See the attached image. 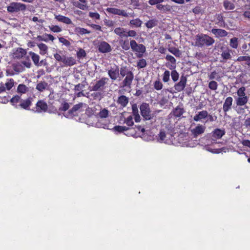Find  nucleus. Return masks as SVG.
<instances>
[{
  "label": "nucleus",
  "instance_id": "nucleus-35",
  "mask_svg": "<svg viewBox=\"0 0 250 250\" xmlns=\"http://www.w3.org/2000/svg\"><path fill=\"white\" fill-rule=\"evenodd\" d=\"M230 50L227 49L222 52L221 55L224 60H227L231 59V56L230 55Z\"/></svg>",
  "mask_w": 250,
  "mask_h": 250
},
{
  "label": "nucleus",
  "instance_id": "nucleus-57",
  "mask_svg": "<svg viewBox=\"0 0 250 250\" xmlns=\"http://www.w3.org/2000/svg\"><path fill=\"white\" fill-rule=\"evenodd\" d=\"M89 16L91 18L96 20H99L100 18L99 14L97 12H89Z\"/></svg>",
  "mask_w": 250,
  "mask_h": 250
},
{
  "label": "nucleus",
  "instance_id": "nucleus-20",
  "mask_svg": "<svg viewBox=\"0 0 250 250\" xmlns=\"http://www.w3.org/2000/svg\"><path fill=\"white\" fill-rule=\"evenodd\" d=\"M132 113L134 116L135 122L138 123L141 121V117L139 114L138 108L136 104L132 105Z\"/></svg>",
  "mask_w": 250,
  "mask_h": 250
},
{
  "label": "nucleus",
  "instance_id": "nucleus-40",
  "mask_svg": "<svg viewBox=\"0 0 250 250\" xmlns=\"http://www.w3.org/2000/svg\"><path fill=\"white\" fill-rule=\"evenodd\" d=\"M75 32L76 33L82 35H83V34H88L90 33V31L87 30L85 28H82V27H77L75 28Z\"/></svg>",
  "mask_w": 250,
  "mask_h": 250
},
{
  "label": "nucleus",
  "instance_id": "nucleus-11",
  "mask_svg": "<svg viewBox=\"0 0 250 250\" xmlns=\"http://www.w3.org/2000/svg\"><path fill=\"white\" fill-rule=\"evenodd\" d=\"M33 101V98L31 97H29L26 99H21L19 105L21 108L28 110L30 109Z\"/></svg>",
  "mask_w": 250,
  "mask_h": 250
},
{
  "label": "nucleus",
  "instance_id": "nucleus-56",
  "mask_svg": "<svg viewBox=\"0 0 250 250\" xmlns=\"http://www.w3.org/2000/svg\"><path fill=\"white\" fill-rule=\"evenodd\" d=\"M77 56L78 58L84 57L86 56V53L83 49H80L79 51L77 52Z\"/></svg>",
  "mask_w": 250,
  "mask_h": 250
},
{
  "label": "nucleus",
  "instance_id": "nucleus-3",
  "mask_svg": "<svg viewBox=\"0 0 250 250\" xmlns=\"http://www.w3.org/2000/svg\"><path fill=\"white\" fill-rule=\"evenodd\" d=\"M238 97L235 99L236 104L238 106H243L246 105L248 102L249 97L246 94V88L242 86L239 88L237 91Z\"/></svg>",
  "mask_w": 250,
  "mask_h": 250
},
{
  "label": "nucleus",
  "instance_id": "nucleus-62",
  "mask_svg": "<svg viewBox=\"0 0 250 250\" xmlns=\"http://www.w3.org/2000/svg\"><path fill=\"white\" fill-rule=\"evenodd\" d=\"M84 87V84L82 83H78L75 86L74 91H81Z\"/></svg>",
  "mask_w": 250,
  "mask_h": 250
},
{
  "label": "nucleus",
  "instance_id": "nucleus-64",
  "mask_svg": "<svg viewBox=\"0 0 250 250\" xmlns=\"http://www.w3.org/2000/svg\"><path fill=\"white\" fill-rule=\"evenodd\" d=\"M242 144L244 146H248L250 148V141L249 140H243L242 142Z\"/></svg>",
  "mask_w": 250,
  "mask_h": 250
},
{
  "label": "nucleus",
  "instance_id": "nucleus-37",
  "mask_svg": "<svg viewBox=\"0 0 250 250\" xmlns=\"http://www.w3.org/2000/svg\"><path fill=\"white\" fill-rule=\"evenodd\" d=\"M142 24V21L139 18L131 20L129 21V24L133 25L136 27H140L141 26Z\"/></svg>",
  "mask_w": 250,
  "mask_h": 250
},
{
  "label": "nucleus",
  "instance_id": "nucleus-5",
  "mask_svg": "<svg viewBox=\"0 0 250 250\" xmlns=\"http://www.w3.org/2000/svg\"><path fill=\"white\" fill-rule=\"evenodd\" d=\"M26 5L20 2H13L7 7V10L9 13H17L19 11H24L26 9Z\"/></svg>",
  "mask_w": 250,
  "mask_h": 250
},
{
  "label": "nucleus",
  "instance_id": "nucleus-27",
  "mask_svg": "<svg viewBox=\"0 0 250 250\" xmlns=\"http://www.w3.org/2000/svg\"><path fill=\"white\" fill-rule=\"evenodd\" d=\"M120 43L122 49L124 50L127 51L130 49V42H129L128 40H121L120 41Z\"/></svg>",
  "mask_w": 250,
  "mask_h": 250
},
{
  "label": "nucleus",
  "instance_id": "nucleus-47",
  "mask_svg": "<svg viewBox=\"0 0 250 250\" xmlns=\"http://www.w3.org/2000/svg\"><path fill=\"white\" fill-rule=\"evenodd\" d=\"M208 87L211 90H216L218 88V83L214 81H211L208 83Z\"/></svg>",
  "mask_w": 250,
  "mask_h": 250
},
{
  "label": "nucleus",
  "instance_id": "nucleus-31",
  "mask_svg": "<svg viewBox=\"0 0 250 250\" xmlns=\"http://www.w3.org/2000/svg\"><path fill=\"white\" fill-rule=\"evenodd\" d=\"M168 50L171 53L173 54L176 57H180L182 55V53L180 50L175 47H171L168 48Z\"/></svg>",
  "mask_w": 250,
  "mask_h": 250
},
{
  "label": "nucleus",
  "instance_id": "nucleus-2",
  "mask_svg": "<svg viewBox=\"0 0 250 250\" xmlns=\"http://www.w3.org/2000/svg\"><path fill=\"white\" fill-rule=\"evenodd\" d=\"M214 42V40L208 35L200 34L196 36L194 45L199 47L209 46L213 44Z\"/></svg>",
  "mask_w": 250,
  "mask_h": 250
},
{
  "label": "nucleus",
  "instance_id": "nucleus-46",
  "mask_svg": "<svg viewBox=\"0 0 250 250\" xmlns=\"http://www.w3.org/2000/svg\"><path fill=\"white\" fill-rule=\"evenodd\" d=\"M69 104L66 102H64L62 104L59 109L60 111H65L69 109Z\"/></svg>",
  "mask_w": 250,
  "mask_h": 250
},
{
  "label": "nucleus",
  "instance_id": "nucleus-39",
  "mask_svg": "<svg viewBox=\"0 0 250 250\" xmlns=\"http://www.w3.org/2000/svg\"><path fill=\"white\" fill-rule=\"evenodd\" d=\"M29 54L31 56L32 60L34 62V64L36 65H38L40 60L39 55L36 54L35 53L33 52H30Z\"/></svg>",
  "mask_w": 250,
  "mask_h": 250
},
{
  "label": "nucleus",
  "instance_id": "nucleus-50",
  "mask_svg": "<svg viewBox=\"0 0 250 250\" xmlns=\"http://www.w3.org/2000/svg\"><path fill=\"white\" fill-rule=\"evenodd\" d=\"M146 60L142 59L140 60L137 62V67L139 68H143L146 66Z\"/></svg>",
  "mask_w": 250,
  "mask_h": 250
},
{
  "label": "nucleus",
  "instance_id": "nucleus-21",
  "mask_svg": "<svg viewBox=\"0 0 250 250\" xmlns=\"http://www.w3.org/2000/svg\"><path fill=\"white\" fill-rule=\"evenodd\" d=\"M55 19L58 21L63 22L66 24H72V21L71 19L69 18L64 16L61 15H55Z\"/></svg>",
  "mask_w": 250,
  "mask_h": 250
},
{
  "label": "nucleus",
  "instance_id": "nucleus-7",
  "mask_svg": "<svg viewBox=\"0 0 250 250\" xmlns=\"http://www.w3.org/2000/svg\"><path fill=\"white\" fill-rule=\"evenodd\" d=\"M108 79L105 77H103L99 80L97 81L95 84L91 87V91H102L103 90L105 86V85L107 83Z\"/></svg>",
  "mask_w": 250,
  "mask_h": 250
},
{
  "label": "nucleus",
  "instance_id": "nucleus-44",
  "mask_svg": "<svg viewBox=\"0 0 250 250\" xmlns=\"http://www.w3.org/2000/svg\"><path fill=\"white\" fill-rule=\"evenodd\" d=\"M124 123L128 126H132L134 125L132 116L130 115L125 118L124 120Z\"/></svg>",
  "mask_w": 250,
  "mask_h": 250
},
{
  "label": "nucleus",
  "instance_id": "nucleus-36",
  "mask_svg": "<svg viewBox=\"0 0 250 250\" xmlns=\"http://www.w3.org/2000/svg\"><path fill=\"white\" fill-rule=\"evenodd\" d=\"M38 46L40 50V54L41 55H44L47 52L48 47L43 43H41L38 44Z\"/></svg>",
  "mask_w": 250,
  "mask_h": 250
},
{
  "label": "nucleus",
  "instance_id": "nucleus-54",
  "mask_svg": "<svg viewBox=\"0 0 250 250\" xmlns=\"http://www.w3.org/2000/svg\"><path fill=\"white\" fill-rule=\"evenodd\" d=\"M124 32V28L123 27H117L115 28L114 32L119 36L123 37V34Z\"/></svg>",
  "mask_w": 250,
  "mask_h": 250
},
{
  "label": "nucleus",
  "instance_id": "nucleus-13",
  "mask_svg": "<svg viewBox=\"0 0 250 250\" xmlns=\"http://www.w3.org/2000/svg\"><path fill=\"white\" fill-rule=\"evenodd\" d=\"M206 126L199 124L194 128L191 129V132L194 137H197L200 135L204 133L206 130Z\"/></svg>",
  "mask_w": 250,
  "mask_h": 250
},
{
  "label": "nucleus",
  "instance_id": "nucleus-60",
  "mask_svg": "<svg viewBox=\"0 0 250 250\" xmlns=\"http://www.w3.org/2000/svg\"><path fill=\"white\" fill-rule=\"evenodd\" d=\"M164 1V0H149L148 3L151 5H157Z\"/></svg>",
  "mask_w": 250,
  "mask_h": 250
},
{
  "label": "nucleus",
  "instance_id": "nucleus-22",
  "mask_svg": "<svg viewBox=\"0 0 250 250\" xmlns=\"http://www.w3.org/2000/svg\"><path fill=\"white\" fill-rule=\"evenodd\" d=\"M211 32L214 34L216 37H225L228 35V32L224 29L213 28Z\"/></svg>",
  "mask_w": 250,
  "mask_h": 250
},
{
  "label": "nucleus",
  "instance_id": "nucleus-19",
  "mask_svg": "<svg viewBox=\"0 0 250 250\" xmlns=\"http://www.w3.org/2000/svg\"><path fill=\"white\" fill-rule=\"evenodd\" d=\"M62 63L64 66H71L76 63V60L73 57H67L64 55Z\"/></svg>",
  "mask_w": 250,
  "mask_h": 250
},
{
  "label": "nucleus",
  "instance_id": "nucleus-10",
  "mask_svg": "<svg viewBox=\"0 0 250 250\" xmlns=\"http://www.w3.org/2000/svg\"><path fill=\"white\" fill-rule=\"evenodd\" d=\"M187 81V80L186 77L182 76L180 78V81L175 83L174 86L175 90L177 92H181L183 91L186 87Z\"/></svg>",
  "mask_w": 250,
  "mask_h": 250
},
{
  "label": "nucleus",
  "instance_id": "nucleus-25",
  "mask_svg": "<svg viewBox=\"0 0 250 250\" xmlns=\"http://www.w3.org/2000/svg\"><path fill=\"white\" fill-rule=\"evenodd\" d=\"M225 134V131L224 129L216 128L212 132V136L216 139H219Z\"/></svg>",
  "mask_w": 250,
  "mask_h": 250
},
{
  "label": "nucleus",
  "instance_id": "nucleus-17",
  "mask_svg": "<svg viewBox=\"0 0 250 250\" xmlns=\"http://www.w3.org/2000/svg\"><path fill=\"white\" fill-rule=\"evenodd\" d=\"M129 99L125 95L119 96L117 99V103L120 105V107L123 108L126 107L128 103Z\"/></svg>",
  "mask_w": 250,
  "mask_h": 250
},
{
  "label": "nucleus",
  "instance_id": "nucleus-38",
  "mask_svg": "<svg viewBox=\"0 0 250 250\" xmlns=\"http://www.w3.org/2000/svg\"><path fill=\"white\" fill-rule=\"evenodd\" d=\"M158 21L156 19H152L148 21L146 23V26L148 28H152L157 25Z\"/></svg>",
  "mask_w": 250,
  "mask_h": 250
},
{
  "label": "nucleus",
  "instance_id": "nucleus-63",
  "mask_svg": "<svg viewBox=\"0 0 250 250\" xmlns=\"http://www.w3.org/2000/svg\"><path fill=\"white\" fill-rule=\"evenodd\" d=\"M248 57L249 56H239L237 58V59H236V62H243V61H247V59H248Z\"/></svg>",
  "mask_w": 250,
  "mask_h": 250
},
{
  "label": "nucleus",
  "instance_id": "nucleus-16",
  "mask_svg": "<svg viewBox=\"0 0 250 250\" xmlns=\"http://www.w3.org/2000/svg\"><path fill=\"white\" fill-rule=\"evenodd\" d=\"M83 104L82 103H80L78 104L74 105L73 107L70 109L68 113L70 115L75 116L77 113V112L81 111V109L82 108Z\"/></svg>",
  "mask_w": 250,
  "mask_h": 250
},
{
  "label": "nucleus",
  "instance_id": "nucleus-24",
  "mask_svg": "<svg viewBox=\"0 0 250 250\" xmlns=\"http://www.w3.org/2000/svg\"><path fill=\"white\" fill-rule=\"evenodd\" d=\"M80 2H75L74 5L77 8L83 10H86L88 8L86 0H79Z\"/></svg>",
  "mask_w": 250,
  "mask_h": 250
},
{
  "label": "nucleus",
  "instance_id": "nucleus-34",
  "mask_svg": "<svg viewBox=\"0 0 250 250\" xmlns=\"http://www.w3.org/2000/svg\"><path fill=\"white\" fill-rule=\"evenodd\" d=\"M47 86V83L44 81L40 82L37 84L36 89L40 92H42L46 88Z\"/></svg>",
  "mask_w": 250,
  "mask_h": 250
},
{
  "label": "nucleus",
  "instance_id": "nucleus-53",
  "mask_svg": "<svg viewBox=\"0 0 250 250\" xmlns=\"http://www.w3.org/2000/svg\"><path fill=\"white\" fill-rule=\"evenodd\" d=\"M248 108V106L247 105L244 106V107L238 106L236 111L239 114H244L245 113V109Z\"/></svg>",
  "mask_w": 250,
  "mask_h": 250
},
{
  "label": "nucleus",
  "instance_id": "nucleus-18",
  "mask_svg": "<svg viewBox=\"0 0 250 250\" xmlns=\"http://www.w3.org/2000/svg\"><path fill=\"white\" fill-rule=\"evenodd\" d=\"M27 52L26 50L22 48H18L13 53V58L15 59L22 58L26 54Z\"/></svg>",
  "mask_w": 250,
  "mask_h": 250
},
{
  "label": "nucleus",
  "instance_id": "nucleus-9",
  "mask_svg": "<svg viewBox=\"0 0 250 250\" xmlns=\"http://www.w3.org/2000/svg\"><path fill=\"white\" fill-rule=\"evenodd\" d=\"M48 109L47 103L43 100H39L36 104V110L37 113L46 112Z\"/></svg>",
  "mask_w": 250,
  "mask_h": 250
},
{
  "label": "nucleus",
  "instance_id": "nucleus-51",
  "mask_svg": "<svg viewBox=\"0 0 250 250\" xmlns=\"http://www.w3.org/2000/svg\"><path fill=\"white\" fill-rule=\"evenodd\" d=\"M170 72L168 70H166L163 76V81L164 82H167L169 80Z\"/></svg>",
  "mask_w": 250,
  "mask_h": 250
},
{
  "label": "nucleus",
  "instance_id": "nucleus-42",
  "mask_svg": "<svg viewBox=\"0 0 250 250\" xmlns=\"http://www.w3.org/2000/svg\"><path fill=\"white\" fill-rule=\"evenodd\" d=\"M129 128L125 126L116 125L114 127L113 129L118 132L121 133L124 131L128 130Z\"/></svg>",
  "mask_w": 250,
  "mask_h": 250
},
{
  "label": "nucleus",
  "instance_id": "nucleus-1",
  "mask_svg": "<svg viewBox=\"0 0 250 250\" xmlns=\"http://www.w3.org/2000/svg\"><path fill=\"white\" fill-rule=\"evenodd\" d=\"M120 74L119 80L123 79L122 87L130 89L134 77L133 72L127 66H122Z\"/></svg>",
  "mask_w": 250,
  "mask_h": 250
},
{
  "label": "nucleus",
  "instance_id": "nucleus-6",
  "mask_svg": "<svg viewBox=\"0 0 250 250\" xmlns=\"http://www.w3.org/2000/svg\"><path fill=\"white\" fill-rule=\"evenodd\" d=\"M140 110L141 115L145 120H150L151 119L152 116L148 104L143 103L140 106Z\"/></svg>",
  "mask_w": 250,
  "mask_h": 250
},
{
  "label": "nucleus",
  "instance_id": "nucleus-48",
  "mask_svg": "<svg viewBox=\"0 0 250 250\" xmlns=\"http://www.w3.org/2000/svg\"><path fill=\"white\" fill-rule=\"evenodd\" d=\"M49 29L54 33H59L62 31V28L58 25H51L49 26Z\"/></svg>",
  "mask_w": 250,
  "mask_h": 250
},
{
  "label": "nucleus",
  "instance_id": "nucleus-59",
  "mask_svg": "<svg viewBox=\"0 0 250 250\" xmlns=\"http://www.w3.org/2000/svg\"><path fill=\"white\" fill-rule=\"evenodd\" d=\"M165 58L167 61H169L171 63H176V59L174 58V57L170 55H167Z\"/></svg>",
  "mask_w": 250,
  "mask_h": 250
},
{
  "label": "nucleus",
  "instance_id": "nucleus-33",
  "mask_svg": "<svg viewBox=\"0 0 250 250\" xmlns=\"http://www.w3.org/2000/svg\"><path fill=\"white\" fill-rule=\"evenodd\" d=\"M21 96L16 95L10 99V102L12 105L16 106L18 103L21 102Z\"/></svg>",
  "mask_w": 250,
  "mask_h": 250
},
{
  "label": "nucleus",
  "instance_id": "nucleus-61",
  "mask_svg": "<svg viewBox=\"0 0 250 250\" xmlns=\"http://www.w3.org/2000/svg\"><path fill=\"white\" fill-rule=\"evenodd\" d=\"M136 35H137L136 32L133 30H128L127 34H126L127 37H134Z\"/></svg>",
  "mask_w": 250,
  "mask_h": 250
},
{
  "label": "nucleus",
  "instance_id": "nucleus-14",
  "mask_svg": "<svg viewBox=\"0 0 250 250\" xmlns=\"http://www.w3.org/2000/svg\"><path fill=\"white\" fill-rule=\"evenodd\" d=\"M106 11L109 13L119 16H122L125 17H128V14L124 10L119 9L116 8H107Z\"/></svg>",
  "mask_w": 250,
  "mask_h": 250
},
{
  "label": "nucleus",
  "instance_id": "nucleus-23",
  "mask_svg": "<svg viewBox=\"0 0 250 250\" xmlns=\"http://www.w3.org/2000/svg\"><path fill=\"white\" fill-rule=\"evenodd\" d=\"M208 116V111L207 110H203L199 112L197 114H196L193 117V120L196 122H198L202 119H206Z\"/></svg>",
  "mask_w": 250,
  "mask_h": 250
},
{
  "label": "nucleus",
  "instance_id": "nucleus-43",
  "mask_svg": "<svg viewBox=\"0 0 250 250\" xmlns=\"http://www.w3.org/2000/svg\"><path fill=\"white\" fill-rule=\"evenodd\" d=\"M170 74L172 81L174 82H177L179 78L178 72L176 70H174L171 71Z\"/></svg>",
  "mask_w": 250,
  "mask_h": 250
},
{
  "label": "nucleus",
  "instance_id": "nucleus-30",
  "mask_svg": "<svg viewBox=\"0 0 250 250\" xmlns=\"http://www.w3.org/2000/svg\"><path fill=\"white\" fill-rule=\"evenodd\" d=\"M184 109L183 108L177 106L173 110V114L176 117H180L184 113Z\"/></svg>",
  "mask_w": 250,
  "mask_h": 250
},
{
  "label": "nucleus",
  "instance_id": "nucleus-55",
  "mask_svg": "<svg viewBox=\"0 0 250 250\" xmlns=\"http://www.w3.org/2000/svg\"><path fill=\"white\" fill-rule=\"evenodd\" d=\"M59 41L66 46L69 47L71 45L70 42L63 37L59 38Z\"/></svg>",
  "mask_w": 250,
  "mask_h": 250
},
{
  "label": "nucleus",
  "instance_id": "nucleus-26",
  "mask_svg": "<svg viewBox=\"0 0 250 250\" xmlns=\"http://www.w3.org/2000/svg\"><path fill=\"white\" fill-rule=\"evenodd\" d=\"M28 91V88L24 84H20L17 88V92L20 94L21 96L22 94H25Z\"/></svg>",
  "mask_w": 250,
  "mask_h": 250
},
{
  "label": "nucleus",
  "instance_id": "nucleus-52",
  "mask_svg": "<svg viewBox=\"0 0 250 250\" xmlns=\"http://www.w3.org/2000/svg\"><path fill=\"white\" fill-rule=\"evenodd\" d=\"M158 136H159V140L161 141H167V140L166 139V132L164 130H161L158 134Z\"/></svg>",
  "mask_w": 250,
  "mask_h": 250
},
{
  "label": "nucleus",
  "instance_id": "nucleus-49",
  "mask_svg": "<svg viewBox=\"0 0 250 250\" xmlns=\"http://www.w3.org/2000/svg\"><path fill=\"white\" fill-rule=\"evenodd\" d=\"M154 87L157 90H160L163 88V84L159 80L156 81L154 83Z\"/></svg>",
  "mask_w": 250,
  "mask_h": 250
},
{
  "label": "nucleus",
  "instance_id": "nucleus-4",
  "mask_svg": "<svg viewBox=\"0 0 250 250\" xmlns=\"http://www.w3.org/2000/svg\"><path fill=\"white\" fill-rule=\"evenodd\" d=\"M130 48L137 54L138 58H142L146 51V48L143 44H138L135 40H130Z\"/></svg>",
  "mask_w": 250,
  "mask_h": 250
},
{
  "label": "nucleus",
  "instance_id": "nucleus-45",
  "mask_svg": "<svg viewBox=\"0 0 250 250\" xmlns=\"http://www.w3.org/2000/svg\"><path fill=\"white\" fill-rule=\"evenodd\" d=\"M108 110L105 108H104L100 111L99 113V116L101 118H105L108 116Z\"/></svg>",
  "mask_w": 250,
  "mask_h": 250
},
{
  "label": "nucleus",
  "instance_id": "nucleus-58",
  "mask_svg": "<svg viewBox=\"0 0 250 250\" xmlns=\"http://www.w3.org/2000/svg\"><path fill=\"white\" fill-rule=\"evenodd\" d=\"M64 55H62V56H61L60 54H59V53H55L54 54V58L58 62H63V59L64 58Z\"/></svg>",
  "mask_w": 250,
  "mask_h": 250
},
{
  "label": "nucleus",
  "instance_id": "nucleus-32",
  "mask_svg": "<svg viewBox=\"0 0 250 250\" xmlns=\"http://www.w3.org/2000/svg\"><path fill=\"white\" fill-rule=\"evenodd\" d=\"M15 81L14 79H8L6 80V82L4 84L5 89L7 90H10L14 85Z\"/></svg>",
  "mask_w": 250,
  "mask_h": 250
},
{
  "label": "nucleus",
  "instance_id": "nucleus-12",
  "mask_svg": "<svg viewBox=\"0 0 250 250\" xmlns=\"http://www.w3.org/2000/svg\"><path fill=\"white\" fill-rule=\"evenodd\" d=\"M110 45L105 41L101 42L98 45V50L100 52L105 53L111 51Z\"/></svg>",
  "mask_w": 250,
  "mask_h": 250
},
{
  "label": "nucleus",
  "instance_id": "nucleus-28",
  "mask_svg": "<svg viewBox=\"0 0 250 250\" xmlns=\"http://www.w3.org/2000/svg\"><path fill=\"white\" fill-rule=\"evenodd\" d=\"M216 18L217 20L216 24H218L220 27L224 26L225 22L222 14H217L216 15Z\"/></svg>",
  "mask_w": 250,
  "mask_h": 250
},
{
  "label": "nucleus",
  "instance_id": "nucleus-8",
  "mask_svg": "<svg viewBox=\"0 0 250 250\" xmlns=\"http://www.w3.org/2000/svg\"><path fill=\"white\" fill-rule=\"evenodd\" d=\"M120 73H121V67L119 68V66L117 65L111 67L108 71V75L109 77L113 81L116 80L118 78H120Z\"/></svg>",
  "mask_w": 250,
  "mask_h": 250
},
{
  "label": "nucleus",
  "instance_id": "nucleus-15",
  "mask_svg": "<svg viewBox=\"0 0 250 250\" xmlns=\"http://www.w3.org/2000/svg\"><path fill=\"white\" fill-rule=\"evenodd\" d=\"M233 99L231 97H228L225 100L223 105V110L225 113H227L231 108Z\"/></svg>",
  "mask_w": 250,
  "mask_h": 250
},
{
  "label": "nucleus",
  "instance_id": "nucleus-29",
  "mask_svg": "<svg viewBox=\"0 0 250 250\" xmlns=\"http://www.w3.org/2000/svg\"><path fill=\"white\" fill-rule=\"evenodd\" d=\"M223 6L225 9L228 10H233L235 8V5L229 0H225L223 2Z\"/></svg>",
  "mask_w": 250,
  "mask_h": 250
},
{
  "label": "nucleus",
  "instance_id": "nucleus-41",
  "mask_svg": "<svg viewBox=\"0 0 250 250\" xmlns=\"http://www.w3.org/2000/svg\"><path fill=\"white\" fill-rule=\"evenodd\" d=\"M230 46L236 49L238 46V39L237 38L234 37L230 39Z\"/></svg>",
  "mask_w": 250,
  "mask_h": 250
}]
</instances>
